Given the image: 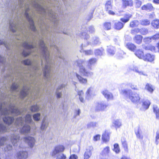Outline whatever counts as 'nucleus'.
<instances>
[{
    "label": "nucleus",
    "instance_id": "39448f33",
    "mask_svg": "<svg viewBox=\"0 0 159 159\" xmlns=\"http://www.w3.org/2000/svg\"><path fill=\"white\" fill-rule=\"evenodd\" d=\"M120 93L124 95H128V98L134 102H137L140 99L138 94L135 93H133L130 89L126 90L123 89L120 91Z\"/></svg>",
    "mask_w": 159,
    "mask_h": 159
},
{
    "label": "nucleus",
    "instance_id": "2eb2a0df",
    "mask_svg": "<svg viewBox=\"0 0 159 159\" xmlns=\"http://www.w3.org/2000/svg\"><path fill=\"white\" fill-rule=\"evenodd\" d=\"M155 56L150 53H147L143 58V60L145 61L152 62L154 61Z\"/></svg>",
    "mask_w": 159,
    "mask_h": 159
},
{
    "label": "nucleus",
    "instance_id": "4d7b16f0",
    "mask_svg": "<svg viewBox=\"0 0 159 159\" xmlns=\"http://www.w3.org/2000/svg\"><path fill=\"white\" fill-rule=\"evenodd\" d=\"M127 86L130 87L132 89H137V86L131 83H127L126 84Z\"/></svg>",
    "mask_w": 159,
    "mask_h": 159
},
{
    "label": "nucleus",
    "instance_id": "6e6552de",
    "mask_svg": "<svg viewBox=\"0 0 159 159\" xmlns=\"http://www.w3.org/2000/svg\"><path fill=\"white\" fill-rule=\"evenodd\" d=\"M42 113L44 116V118L43 120L41 125L40 126L41 130H45L48 127L49 123V121L46 114H45L44 112L43 113V111H41Z\"/></svg>",
    "mask_w": 159,
    "mask_h": 159
},
{
    "label": "nucleus",
    "instance_id": "a211bd4d",
    "mask_svg": "<svg viewBox=\"0 0 159 159\" xmlns=\"http://www.w3.org/2000/svg\"><path fill=\"white\" fill-rule=\"evenodd\" d=\"M123 7L125 8L128 6H132L133 2L132 0H122Z\"/></svg>",
    "mask_w": 159,
    "mask_h": 159
},
{
    "label": "nucleus",
    "instance_id": "5fc2aeb1",
    "mask_svg": "<svg viewBox=\"0 0 159 159\" xmlns=\"http://www.w3.org/2000/svg\"><path fill=\"white\" fill-rule=\"evenodd\" d=\"M125 53L122 50H120L118 52V55L119 57V58H123L124 57V56L125 55Z\"/></svg>",
    "mask_w": 159,
    "mask_h": 159
},
{
    "label": "nucleus",
    "instance_id": "79ce46f5",
    "mask_svg": "<svg viewBox=\"0 0 159 159\" xmlns=\"http://www.w3.org/2000/svg\"><path fill=\"white\" fill-rule=\"evenodd\" d=\"M136 134L137 137L139 139H142L143 138V134L141 131L138 129V131L135 132Z\"/></svg>",
    "mask_w": 159,
    "mask_h": 159
},
{
    "label": "nucleus",
    "instance_id": "864d4df0",
    "mask_svg": "<svg viewBox=\"0 0 159 159\" xmlns=\"http://www.w3.org/2000/svg\"><path fill=\"white\" fill-rule=\"evenodd\" d=\"M93 41L92 44L94 45H96L100 43V41L98 38L95 37L93 38Z\"/></svg>",
    "mask_w": 159,
    "mask_h": 159
},
{
    "label": "nucleus",
    "instance_id": "f3484780",
    "mask_svg": "<svg viewBox=\"0 0 159 159\" xmlns=\"http://www.w3.org/2000/svg\"><path fill=\"white\" fill-rule=\"evenodd\" d=\"M103 95L105 98L109 100L112 99L113 98V95L110 92L107 90H104L102 92Z\"/></svg>",
    "mask_w": 159,
    "mask_h": 159
},
{
    "label": "nucleus",
    "instance_id": "052dcab7",
    "mask_svg": "<svg viewBox=\"0 0 159 159\" xmlns=\"http://www.w3.org/2000/svg\"><path fill=\"white\" fill-rule=\"evenodd\" d=\"M135 2L136 4V7H139L142 4V2L139 0H135Z\"/></svg>",
    "mask_w": 159,
    "mask_h": 159
},
{
    "label": "nucleus",
    "instance_id": "de8ad7c7",
    "mask_svg": "<svg viewBox=\"0 0 159 159\" xmlns=\"http://www.w3.org/2000/svg\"><path fill=\"white\" fill-rule=\"evenodd\" d=\"M80 36L82 38L86 40L88 39L89 37V35L86 34V32L82 33H81L80 35Z\"/></svg>",
    "mask_w": 159,
    "mask_h": 159
},
{
    "label": "nucleus",
    "instance_id": "49530a36",
    "mask_svg": "<svg viewBox=\"0 0 159 159\" xmlns=\"http://www.w3.org/2000/svg\"><path fill=\"white\" fill-rule=\"evenodd\" d=\"M55 156L57 157V159H66V155L62 153L56 155Z\"/></svg>",
    "mask_w": 159,
    "mask_h": 159
},
{
    "label": "nucleus",
    "instance_id": "72a5a7b5",
    "mask_svg": "<svg viewBox=\"0 0 159 159\" xmlns=\"http://www.w3.org/2000/svg\"><path fill=\"white\" fill-rule=\"evenodd\" d=\"M139 24V22L137 20H134L130 22L129 26L131 27H137Z\"/></svg>",
    "mask_w": 159,
    "mask_h": 159
},
{
    "label": "nucleus",
    "instance_id": "4c0bfd02",
    "mask_svg": "<svg viewBox=\"0 0 159 159\" xmlns=\"http://www.w3.org/2000/svg\"><path fill=\"white\" fill-rule=\"evenodd\" d=\"M22 63L24 64L25 65L32 66V62L29 59H26L22 61Z\"/></svg>",
    "mask_w": 159,
    "mask_h": 159
},
{
    "label": "nucleus",
    "instance_id": "6e6d98bb",
    "mask_svg": "<svg viewBox=\"0 0 159 159\" xmlns=\"http://www.w3.org/2000/svg\"><path fill=\"white\" fill-rule=\"evenodd\" d=\"M34 120L36 121H38L40 119V113H38L33 115Z\"/></svg>",
    "mask_w": 159,
    "mask_h": 159
},
{
    "label": "nucleus",
    "instance_id": "5701e85b",
    "mask_svg": "<svg viewBox=\"0 0 159 159\" xmlns=\"http://www.w3.org/2000/svg\"><path fill=\"white\" fill-rule=\"evenodd\" d=\"M86 93L87 95V98L88 99H89L90 96L94 94L93 89L92 87L88 89Z\"/></svg>",
    "mask_w": 159,
    "mask_h": 159
},
{
    "label": "nucleus",
    "instance_id": "2f4dec72",
    "mask_svg": "<svg viewBox=\"0 0 159 159\" xmlns=\"http://www.w3.org/2000/svg\"><path fill=\"white\" fill-rule=\"evenodd\" d=\"M153 110L154 113L156 114V118L159 120V108L156 106H154Z\"/></svg>",
    "mask_w": 159,
    "mask_h": 159
},
{
    "label": "nucleus",
    "instance_id": "c03bdc74",
    "mask_svg": "<svg viewBox=\"0 0 159 159\" xmlns=\"http://www.w3.org/2000/svg\"><path fill=\"white\" fill-rule=\"evenodd\" d=\"M78 94L79 96V99L80 101L81 102H84V99L83 98L84 93L83 91L82 90L79 91L78 92Z\"/></svg>",
    "mask_w": 159,
    "mask_h": 159
},
{
    "label": "nucleus",
    "instance_id": "ea45409f",
    "mask_svg": "<svg viewBox=\"0 0 159 159\" xmlns=\"http://www.w3.org/2000/svg\"><path fill=\"white\" fill-rule=\"evenodd\" d=\"M98 123L96 122H91L89 123L87 125V127L89 128L91 127H95L97 126Z\"/></svg>",
    "mask_w": 159,
    "mask_h": 159
},
{
    "label": "nucleus",
    "instance_id": "20e7f679",
    "mask_svg": "<svg viewBox=\"0 0 159 159\" xmlns=\"http://www.w3.org/2000/svg\"><path fill=\"white\" fill-rule=\"evenodd\" d=\"M83 62L82 60H78L74 62V65L79 67L80 73L85 76L91 77L93 75V72L86 70L82 65Z\"/></svg>",
    "mask_w": 159,
    "mask_h": 159
},
{
    "label": "nucleus",
    "instance_id": "f8f14e48",
    "mask_svg": "<svg viewBox=\"0 0 159 159\" xmlns=\"http://www.w3.org/2000/svg\"><path fill=\"white\" fill-rule=\"evenodd\" d=\"M17 159H26L28 157V153L25 151H19L17 153Z\"/></svg>",
    "mask_w": 159,
    "mask_h": 159
},
{
    "label": "nucleus",
    "instance_id": "a878e982",
    "mask_svg": "<svg viewBox=\"0 0 159 159\" xmlns=\"http://www.w3.org/2000/svg\"><path fill=\"white\" fill-rule=\"evenodd\" d=\"M145 89L148 92L152 93L154 89V88L152 84L147 83L145 86Z\"/></svg>",
    "mask_w": 159,
    "mask_h": 159
},
{
    "label": "nucleus",
    "instance_id": "b1692460",
    "mask_svg": "<svg viewBox=\"0 0 159 159\" xmlns=\"http://www.w3.org/2000/svg\"><path fill=\"white\" fill-rule=\"evenodd\" d=\"M132 16V15L130 14H126L123 17L121 18L120 20L123 22L125 23L129 21L130 18Z\"/></svg>",
    "mask_w": 159,
    "mask_h": 159
},
{
    "label": "nucleus",
    "instance_id": "1a4fd4ad",
    "mask_svg": "<svg viewBox=\"0 0 159 159\" xmlns=\"http://www.w3.org/2000/svg\"><path fill=\"white\" fill-rule=\"evenodd\" d=\"M66 86V84H62L59 85L57 89L55 94L57 98H61L65 93V91L63 90V88Z\"/></svg>",
    "mask_w": 159,
    "mask_h": 159
},
{
    "label": "nucleus",
    "instance_id": "9b49d317",
    "mask_svg": "<svg viewBox=\"0 0 159 159\" xmlns=\"http://www.w3.org/2000/svg\"><path fill=\"white\" fill-rule=\"evenodd\" d=\"M93 150V148L92 146H89L84 154V159H89L92 155V152Z\"/></svg>",
    "mask_w": 159,
    "mask_h": 159
},
{
    "label": "nucleus",
    "instance_id": "7ed1b4c3",
    "mask_svg": "<svg viewBox=\"0 0 159 159\" xmlns=\"http://www.w3.org/2000/svg\"><path fill=\"white\" fill-rule=\"evenodd\" d=\"M54 33L40 38V62L44 65L43 74L46 81V86H51L55 78L54 69L56 65L59 66L60 61H65V58L54 42Z\"/></svg>",
    "mask_w": 159,
    "mask_h": 159
},
{
    "label": "nucleus",
    "instance_id": "e433bc0d",
    "mask_svg": "<svg viewBox=\"0 0 159 159\" xmlns=\"http://www.w3.org/2000/svg\"><path fill=\"white\" fill-rule=\"evenodd\" d=\"M115 48L112 46H109L107 47V51L111 55H113L115 53Z\"/></svg>",
    "mask_w": 159,
    "mask_h": 159
},
{
    "label": "nucleus",
    "instance_id": "f257e3e1",
    "mask_svg": "<svg viewBox=\"0 0 159 159\" xmlns=\"http://www.w3.org/2000/svg\"><path fill=\"white\" fill-rule=\"evenodd\" d=\"M18 88V85L13 83L9 89V93H7L6 84L0 86V120L2 119L6 124L0 123V133L12 131L14 133L11 134V140L14 146L19 145V147H21L20 143L23 141L32 148L35 142L33 137H25L20 140L19 136L20 134H26L30 132V127L29 124L32 122L31 115L27 114L25 118L18 117L12 125L14 120V116L22 115V111L25 110L17 107V102L20 99L23 100L28 95L30 90V88L25 85L23 86L20 91Z\"/></svg>",
    "mask_w": 159,
    "mask_h": 159
},
{
    "label": "nucleus",
    "instance_id": "dca6fc26",
    "mask_svg": "<svg viewBox=\"0 0 159 159\" xmlns=\"http://www.w3.org/2000/svg\"><path fill=\"white\" fill-rule=\"evenodd\" d=\"M74 75L76 76L79 81L82 84H85L87 83V79L84 78L76 73H73Z\"/></svg>",
    "mask_w": 159,
    "mask_h": 159
},
{
    "label": "nucleus",
    "instance_id": "9d476101",
    "mask_svg": "<svg viewBox=\"0 0 159 159\" xmlns=\"http://www.w3.org/2000/svg\"><path fill=\"white\" fill-rule=\"evenodd\" d=\"M64 150L65 147L63 146L62 145H57L55 147L52 153V156H54L60 153H62Z\"/></svg>",
    "mask_w": 159,
    "mask_h": 159
},
{
    "label": "nucleus",
    "instance_id": "423d86ee",
    "mask_svg": "<svg viewBox=\"0 0 159 159\" xmlns=\"http://www.w3.org/2000/svg\"><path fill=\"white\" fill-rule=\"evenodd\" d=\"M0 66L3 67L2 70V71H4L6 70H12V67L10 63L7 64L6 62V58L0 55Z\"/></svg>",
    "mask_w": 159,
    "mask_h": 159
},
{
    "label": "nucleus",
    "instance_id": "ddd939ff",
    "mask_svg": "<svg viewBox=\"0 0 159 159\" xmlns=\"http://www.w3.org/2000/svg\"><path fill=\"white\" fill-rule=\"evenodd\" d=\"M52 91L50 90L49 88H47L46 93L48 95V102L50 104L51 106H52V105L53 102V101L54 99V97L53 96L52 94Z\"/></svg>",
    "mask_w": 159,
    "mask_h": 159
},
{
    "label": "nucleus",
    "instance_id": "a18cd8bd",
    "mask_svg": "<svg viewBox=\"0 0 159 159\" xmlns=\"http://www.w3.org/2000/svg\"><path fill=\"white\" fill-rule=\"evenodd\" d=\"M80 52H81L85 53V54L87 55H91L93 54V52L92 50L84 51L82 49L80 50Z\"/></svg>",
    "mask_w": 159,
    "mask_h": 159
},
{
    "label": "nucleus",
    "instance_id": "bf43d9fd",
    "mask_svg": "<svg viewBox=\"0 0 159 159\" xmlns=\"http://www.w3.org/2000/svg\"><path fill=\"white\" fill-rule=\"evenodd\" d=\"M80 113V110L79 109L75 110L74 112V117L76 118L77 116H79Z\"/></svg>",
    "mask_w": 159,
    "mask_h": 159
},
{
    "label": "nucleus",
    "instance_id": "4468645a",
    "mask_svg": "<svg viewBox=\"0 0 159 159\" xmlns=\"http://www.w3.org/2000/svg\"><path fill=\"white\" fill-rule=\"evenodd\" d=\"M141 9L142 10L148 11H153L155 9L152 4L149 3L143 5Z\"/></svg>",
    "mask_w": 159,
    "mask_h": 159
},
{
    "label": "nucleus",
    "instance_id": "7c9ffc66",
    "mask_svg": "<svg viewBox=\"0 0 159 159\" xmlns=\"http://www.w3.org/2000/svg\"><path fill=\"white\" fill-rule=\"evenodd\" d=\"M105 7L107 11L112 9V6L111 1H108L106 2L105 5Z\"/></svg>",
    "mask_w": 159,
    "mask_h": 159
},
{
    "label": "nucleus",
    "instance_id": "8fccbe9b",
    "mask_svg": "<svg viewBox=\"0 0 159 159\" xmlns=\"http://www.w3.org/2000/svg\"><path fill=\"white\" fill-rule=\"evenodd\" d=\"M95 54L96 55H102L103 53V50H100L99 49H97L95 50L94 52Z\"/></svg>",
    "mask_w": 159,
    "mask_h": 159
},
{
    "label": "nucleus",
    "instance_id": "338daca9",
    "mask_svg": "<svg viewBox=\"0 0 159 159\" xmlns=\"http://www.w3.org/2000/svg\"><path fill=\"white\" fill-rule=\"evenodd\" d=\"M89 31L91 33H92L95 31V29L93 26H90L89 27Z\"/></svg>",
    "mask_w": 159,
    "mask_h": 159
},
{
    "label": "nucleus",
    "instance_id": "a19ab883",
    "mask_svg": "<svg viewBox=\"0 0 159 159\" xmlns=\"http://www.w3.org/2000/svg\"><path fill=\"white\" fill-rule=\"evenodd\" d=\"M104 28V29L108 30L111 29V25L110 22H105L103 24Z\"/></svg>",
    "mask_w": 159,
    "mask_h": 159
},
{
    "label": "nucleus",
    "instance_id": "c85d7f7f",
    "mask_svg": "<svg viewBox=\"0 0 159 159\" xmlns=\"http://www.w3.org/2000/svg\"><path fill=\"white\" fill-rule=\"evenodd\" d=\"M150 104V102L149 100H146L144 101L142 104L143 109L146 110L148 109V108Z\"/></svg>",
    "mask_w": 159,
    "mask_h": 159
},
{
    "label": "nucleus",
    "instance_id": "58836bf2",
    "mask_svg": "<svg viewBox=\"0 0 159 159\" xmlns=\"http://www.w3.org/2000/svg\"><path fill=\"white\" fill-rule=\"evenodd\" d=\"M39 109V107L37 104L31 106L30 110L32 112L38 111Z\"/></svg>",
    "mask_w": 159,
    "mask_h": 159
},
{
    "label": "nucleus",
    "instance_id": "473e14b6",
    "mask_svg": "<svg viewBox=\"0 0 159 159\" xmlns=\"http://www.w3.org/2000/svg\"><path fill=\"white\" fill-rule=\"evenodd\" d=\"M102 139L105 142H107L109 140V137L107 133L105 132L102 135Z\"/></svg>",
    "mask_w": 159,
    "mask_h": 159
},
{
    "label": "nucleus",
    "instance_id": "e2e57ef3",
    "mask_svg": "<svg viewBox=\"0 0 159 159\" xmlns=\"http://www.w3.org/2000/svg\"><path fill=\"white\" fill-rule=\"evenodd\" d=\"M158 139H159V131H157L156 136V143L157 145L158 143Z\"/></svg>",
    "mask_w": 159,
    "mask_h": 159
},
{
    "label": "nucleus",
    "instance_id": "f03ea898",
    "mask_svg": "<svg viewBox=\"0 0 159 159\" xmlns=\"http://www.w3.org/2000/svg\"><path fill=\"white\" fill-rule=\"evenodd\" d=\"M30 4L35 8L38 6L35 0L26 3L25 0H9L0 7L4 8L6 11H10L13 13L16 14V16H20L16 22L10 21L9 28L11 34L8 39L6 37L5 39L0 40V45H4L9 52L12 54L19 46L17 43L20 41H23L20 45L28 50L26 51L24 49L21 53V55L25 57L30 55L35 47L32 42L31 44H30L28 42L30 37L28 36L29 31L28 29L34 32H37L34 21L28 13Z\"/></svg>",
    "mask_w": 159,
    "mask_h": 159
},
{
    "label": "nucleus",
    "instance_id": "bb28decb",
    "mask_svg": "<svg viewBox=\"0 0 159 159\" xmlns=\"http://www.w3.org/2000/svg\"><path fill=\"white\" fill-rule=\"evenodd\" d=\"M131 69L133 70L138 73L139 75H142L145 76L147 75L146 74L144 73L142 70L136 66H133V68H131Z\"/></svg>",
    "mask_w": 159,
    "mask_h": 159
},
{
    "label": "nucleus",
    "instance_id": "0e129e2a",
    "mask_svg": "<svg viewBox=\"0 0 159 159\" xmlns=\"http://www.w3.org/2000/svg\"><path fill=\"white\" fill-rule=\"evenodd\" d=\"M12 149V146L10 144H8L7 145L6 148H5V149L6 151H10Z\"/></svg>",
    "mask_w": 159,
    "mask_h": 159
},
{
    "label": "nucleus",
    "instance_id": "3c124183",
    "mask_svg": "<svg viewBox=\"0 0 159 159\" xmlns=\"http://www.w3.org/2000/svg\"><path fill=\"white\" fill-rule=\"evenodd\" d=\"M121 143L123 147L125 149H127V144L125 138L121 139Z\"/></svg>",
    "mask_w": 159,
    "mask_h": 159
},
{
    "label": "nucleus",
    "instance_id": "c9c22d12",
    "mask_svg": "<svg viewBox=\"0 0 159 159\" xmlns=\"http://www.w3.org/2000/svg\"><path fill=\"white\" fill-rule=\"evenodd\" d=\"M140 23L143 25H148L150 24V21L148 19H144L140 20Z\"/></svg>",
    "mask_w": 159,
    "mask_h": 159
},
{
    "label": "nucleus",
    "instance_id": "774afa93",
    "mask_svg": "<svg viewBox=\"0 0 159 159\" xmlns=\"http://www.w3.org/2000/svg\"><path fill=\"white\" fill-rule=\"evenodd\" d=\"M78 159V157H77V156L75 154H72V155H71L69 158V159Z\"/></svg>",
    "mask_w": 159,
    "mask_h": 159
},
{
    "label": "nucleus",
    "instance_id": "393cba45",
    "mask_svg": "<svg viewBox=\"0 0 159 159\" xmlns=\"http://www.w3.org/2000/svg\"><path fill=\"white\" fill-rule=\"evenodd\" d=\"M121 125V122L119 120H114L112 123V126H114L116 128H120Z\"/></svg>",
    "mask_w": 159,
    "mask_h": 159
},
{
    "label": "nucleus",
    "instance_id": "680f3d73",
    "mask_svg": "<svg viewBox=\"0 0 159 159\" xmlns=\"http://www.w3.org/2000/svg\"><path fill=\"white\" fill-rule=\"evenodd\" d=\"M140 29L136 28L131 31V33L132 34H134L135 33H140Z\"/></svg>",
    "mask_w": 159,
    "mask_h": 159
},
{
    "label": "nucleus",
    "instance_id": "0eeeda50",
    "mask_svg": "<svg viewBox=\"0 0 159 159\" xmlns=\"http://www.w3.org/2000/svg\"><path fill=\"white\" fill-rule=\"evenodd\" d=\"M105 103L103 102H97L94 107L95 110L96 111H104L107 106Z\"/></svg>",
    "mask_w": 159,
    "mask_h": 159
},
{
    "label": "nucleus",
    "instance_id": "412c9836",
    "mask_svg": "<svg viewBox=\"0 0 159 159\" xmlns=\"http://www.w3.org/2000/svg\"><path fill=\"white\" fill-rule=\"evenodd\" d=\"M110 152V148L109 147H106L103 149L101 154L103 157L108 156Z\"/></svg>",
    "mask_w": 159,
    "mask_h": 159
},
{
    "label": "nucleus",
    "instance_id": "6ab92c4d",
    "mask_svg": "<svg viewBox=\"0 0 159 159\" xmlns=\"http://www.w3.org/2000/svg\"><path fill=\"white\" fill-rule=\"evenodd\" d=\"M97 61V59L95 58H91L88 61V66L90 69H92V66L94 65L96 63Z\"/></svg>",
    "mask_w": 159,
    "mask_h": 159
},
{
    "label": "nucleus",
    "instance_id": "4be33fe9",
    "mask_svg": "<svg viewBox=\"0 0 159 159\" xmlns=\"http://www.w3.org/2000/svg\"><path fill=\"white\" fill-rule=\"evenodd\" d=\"M142 38L143 37L141 35H137L135 36L133 39L135 43L138 44H139L142 42Z\"/></svg>",
    "mask_w": 159,
    "mask_h": 159
},
{
    "label": "nucleus",
    "instance_id": "603ef678",
    "mask_svg": "<svg viewBox=\"0 0 159 159\" xmlns=\"http://www.w3.org/2000/svg\"><path fill=\"white\" fill-rule=\"evenodd\" d=\"M148 31L147 29L143 28L140 29V33L143 35H146L148 33Z\"/></svg>",
    "mask_w": 159,
    "mask_h": 159
},
{
    "label": "nucleus",
    "instance_id": "cd10ccee",
    "mask_svg": "<svg viewBox=\"0 0 159 159\" xmlns=\"http://www.w3.org/2000/svg\"><path fill=\"white\" fill-rule=\"evenodd\" d=\"M135 54L138 58L140 59H143L144 57L143 52L142 50H138L135 53Z\"/></svg>",
    "mask_w": 159,
    "mask_h": 159
},
{
    "label": "nucleus",
    "instance_id": "37998d69",
    "mask_svg": "<svg viewBox=\"0 0 159 159\" xmlns=\"http://www.w3.org/2000/svg\"><path fill=\"white\" fill-rule=\"evenodd\" d=\"M7 138L5 137H0V147L3 146Z\"/></svg>",
    "mask_w": 159,
    "mask_h": 159
},
{
    "label": "nucleus",
    "instance_id": "69168bd1",
    "mask_svg": "<svg viewBox=\"0 0 159 159\" xmlns=\"http://www.w3.org/2000/svg\"><path fill=\"white\" fill-rule=\"evenodd\" d=\"M152 40H157L159 39V34H157L152 37Z\"/></svg>",
    "mask_w": 159,
    "mask_h": 159
},
{
    "label": "nucleus",
    "instance_id": "f704fd0d",
    "mask_svg": "<svg viewBox=\"0 0 159 159\" xmlns=\"http://www.w3.org/2000/svg\"><path fill=\"white\" fill-rule=\"evenodd\" d=\"M127 47L130 50L134 51L136 48V46L133 44L128 43L126 45Z\"/></svg>",
    "mask_w": 159,
    "mask_h": 159
},
{
    "label": "nucleus",
    "instance_id": "aec40b11",
    "mask_svg": "<svg viewBox=\"0 0 159 159\" xmlns=\"http://www.w3.org/2000/svg\"><path fill=\"white\" fill-rule=\"evenodd\" d=\"M124 24L120 22L116 21L114 23V28L117 30H120L124 27Z\"/></svg>",
    "mask_w": 159,
    "mask_h": 159
},
{
    "label": "nucleus",
    "instance_id": "09e8293b",
    "mask_svg": "<svg viewBox=\"0 0 159 159\" xmlns=\"http://www.w3.org/2000/svg\"><path fill=\"white\" fill-rule=\"evenodd\" d=\"M114 149L113 151L116 153H118L120 151L119 146L117 144H115L114 145Z\"/></svg>",
    "mask_w": 159,
    "mask_h": 159
},
{
    "label": "nucleus",
    "instance_id": "13d9d810",
    "mask_svg": "<svg viewBox=\"0 0 159 159\" xmlns=\"http://www.w3.org/2000/svg\"><path fill=\"white\" fill-rule=\"evenodd\" d=\"M152 40V39L151 37H150L145 38L143 40L144 42L146 43H148L151 42Z\"/></svg>",
    "mask_w": 159,
    "mask_h": 159
},
{
    "label": "nucleus",
    "instance_id": "c756f323",
    "mask_svg": "<svg viewBox=\"0 0 159 159\" xmlns=\"http://www.w3.org/2000/svg\"><path fill=\"white\" fill-rule=\"evenodd\" d=\"M152 26L155 29L159 28V20H153L151 23Z\"/></svg>",
    "mask_w": 159,
    "mask_h": 159
}]
</instances>
